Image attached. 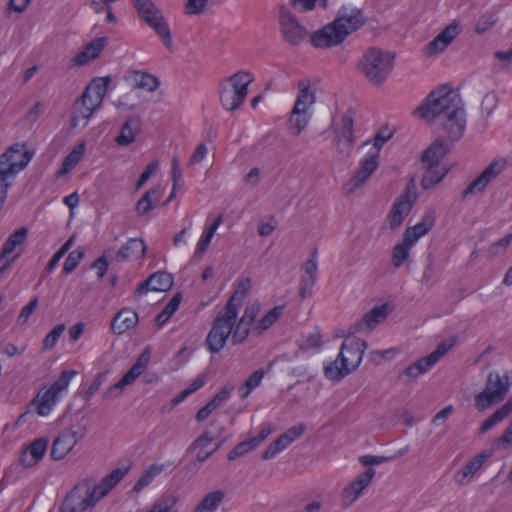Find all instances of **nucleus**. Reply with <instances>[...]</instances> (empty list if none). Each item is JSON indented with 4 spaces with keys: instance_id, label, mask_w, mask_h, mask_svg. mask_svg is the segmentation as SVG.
<instances>
[{
    "instance_id": "obj_29",
    "label": "nucleus",
    "mask_w": 512,
    "mask_h": 512,
    "mask_svg": "<svg viewBox=\"0 0 512 512\" xmlns=\"http://www.w3.org/2000/svg\"><path fill=\"white\" fill-rule=\"evenodd\" d=\"M110 83V76L94 78L85 88L84 93L91 96L93 98L92 102H95L96 105H102Z\"/></svg>"
},
{
    "instance_id": "obj_32",
    "label": "nucleus",
    "mask_w": 512,
    "mask_h": 512,
    "mask_svg": "<svg viewBox=\"0 0 512 512\" xmlns=\"http://www.w3.org/2000/svg\"><path fill=\"white\" fill-rule=\"evenodd\" d=\"M512 412V396L494 413H492L480 426L479 433L484 434L497 423L503 421Z\"/></svg>"
},
{
    "instance_id": "obj_28",
    "label": "nucleus",
    "mask_w": 512,
    "mask_h": 512,
    "mask_svg": "<svg viewBox=\"0 0 512 512\" xmlns=\"http://www.w3.org/2000/svg\"><path fill=\"white\" fill-rule=\"evenodd\" d=\"M140 117L130 116L122 125L120 134L116 137L119 146H126L134 142L136 133L140 131Z\"/></svg>"
},
{
    "instance_id": "obj_21",
    "label": "nucleus",
    "mask_w": 512,
    "mask_h": 512,
    "mask_svg": "<svg viewBox=\"0 0 512 512\" xmlns=\"http://www.w3.org/2000/svg\"><path fill=\"white\" fill-rule=\"evenodd\" d=\"M452 144L444 138H438L422 153L421 160L425 165L430 167H438L439 162L450 151Z\"/></svg>"
},
{
    "instance_id": "obj_15",
    "label": "nucleus",
    "mask_w": 512,
    "mask_h": 512,
    "mask_svg": "<svg viewBox=\"0 0 512 512\" xmlns=\"http://www.w3.org/2000/svg\"><path fill=\"white\" fill-rule=\"evenodd\" d=\"M366 348L367 342L364 340H352L350 343H348V341H344L338 358L342 362L343 366L351 368L352 372L360 365Z\"/></svg>"
},
{
    "instance_id": "obj_63",
    "label": "nucleus",
    "mask_w": 512,
    "mask_h": 512,
    "mask_svg": "<svg viewBox=\"0 0 512 512\" xmlns=\"http://www.w3.org/2000/svg\"><path fill=\"white\" fill-rule=\"evenodd\" d=\"M186 15H200L205 12L209 0H185Z\"/></svg>"
},
{
    "instance_id": "obj_58",
    "label": "nucleus",
    "mask_w": 512,
    "mask_h": 512,
    "mask_svg": "<svg viewBox=\"0 0 512 512\" xmlns=\"http://www.w3.org/2000/svg\"><path fill=\"white\" fill-rule=\"evenodd\" d=\"M65 328L64 324L56 325L44 338L43 349H52L56 345L59 337L65 331Z\"/></svg>"
},
{
    "instance_id": "obj_17",
    "label": "nucleus",
    "mask_w": 512,
    "mask_h": 512,
    "mask_svg": "<svg viewBox=\"0 0 512 512\" xmlns=\"http://www.w3.org/2000/svg\"><path fill=\"white\" fill-rule=\"evenodd\" d=\"M93 98L87 93L82 95L75 101L71 115V124L73 127L78 125L80 119L84 120V126L87 125L88 120L92 117L93 113L102 105H96L92 102Z\"/></svg>"
},
{
    "instance_id": "obj_52",
    "label": "nucleus",
    "mask_w": 512,
    "mask_h": 512,
    "mask_svg": "<svg viewBox=\"0 0 512 512\" xmlns=\"http://www.w3.org/2000/svg\"><path fill=\"white\" fill-rule=\"evenodd\" d=\"M310 116L308 113H301L298 111L296 114L295 111H292L289 118L290 128L295 129V135H299L307 126L309 122Z\"/></svg>"
},
{
    "instance_id": "obj_39",
    "label": "nucleus",
    "mask_w": 512,
    "mask_h": 512,
    "mask_svg": "<svg viewBox=\"0 0 512 512\" xmlns=\"http://www.w3.org/2000/svg\"><path fill=\"white\" fill-rule=\"evenodd\" d=\"M153 19L148 25L155 31V33L161 38L163 44L168 48H172V34L169 25L163 15H159Z\"/></svg>"
},
{
    "instance_id": "obj_18",
    "label": "nucleus",
    "mask_w": 512,
    "mask_h": 512,
    "mask_svg": "<svg viewBox=\"0 0 512 512\" xmlns=\"http://www.w3.org/2000/svg\"><path fill=\"white\" fill-rule=\"evenodd\" d=\"M375 475V469L368 468L361 473L348 487L343 490V504L348 506L352 504L370 484Z\"/></svg>"
},
{
    "instance_id": "obj_27",
    "label": "nucleus",
    "mask_w": 512,
    "mask_h": 512,
    "mask_svg": "<svg viewBox=\"0 0 512 512\" xmlns=\"http://www.w3.org/2000/svg\"><path fill=\"white\" fill-rule=\"evenodd\" d=\"M162 190L160 186L147 190L135 205V211L138 216H144L149 213L160 201Z\"/></svg>"
},
{
    "instance_id": "obj_42",
    "label": "nucleus",
    "mask_w": 512,
    "mask_h": 512,
    "mask_svg": "<svg viewBox=\"0 0 512 512\" xmlns=\"http://www.w3.org/2000/svg\"><path fill=\"white\" fill-rule=\"evenodd\" d=\"M131 79L136 88L145 89L150 92L155 91L160 85L158 78L149 73L136 71L132 74Z\"/></svg>"
},
{
    "instance_id": "obj_35",
    "label": "nucleus",
    "mask_w": 512,
    "mask_h": 512,
    "mask_svg": "<svg viewBox=\"0 0 512 512\" xmlns=\"http://www.w3.org/2000/svg\"><path fill=\"white\" fill-rule=\"evenodd\" d=\"M143 21L148 24L153 19L161 15V11L156 7L152 0H130Z\"/></svg>"
},
{
    "instance_id": "obj_61",
    "label": "nucleus",
    "mask_w": 512,
    "mask_h": 512,
    "mask_svg": "<svg viewBox=\"0 0 512 512\" xmlns=\"http://www.w3.org/2000/svg\"><path fill=\"white\" fill-rule=\"evenodd\" d=\"M315 102V94H300L294 104L293 110L297 114L308 113V108Z\"/></svg>"
},
{
    "instance_id": "obj_24",
    "label": "nucleus",
    "mask_w": 512,
    "mask_h": 512,
    "mask_svg": "<svg viewBox=\"0 0 512 512\" xmlns=\"http://www.w3.org/2000/svg\"><path fill=\"white\" fill-rule=\"evenodd\" d=\"M146 244L141 238H130L117 251L115 258L119 262L138 259L144 256Z\"/></svg>"
},
{
    "instance_id": "obj_36",
    "label": "nucleus",
    "mask_w": 512,
    "mask_h": 512,
    "mask_svg": "<svg viewBox=\"0 0 512 512\" xmlns=\"http://www.w3.org/2000/svg\"><path fill=\"white\" fill-rule=\"evenodd\" d=\"M28 234V229L26 227H21L15 232H13L5 241L2 252H1V258H10L13 257L12 255L15 248L22 244Z\"/></svg>"
},
{
    "instance_id": "obj_43",
    "label": "nucleus",
    "mask_w": 512,
    "mask_h": 512,
    "mask_svg": "<svg viewBox=\"0 0 512 512\" xmlns=\"http://www.w3.org/2000/svg\"><path fill=\"white\" fill-rule=\"evenodd\" d=\"M414 243L407 240L406 236H403V241L396 244L392 251V263L396 268H399L405 260L408 259L410 249Z\"/></svg>"
},
{
    "instance_id": "obj_54",
    "label": "nucleus",
    "mask_w": 512,
    "mask_h": 512,
    "mask_svg": "<svg viewBox=\"0 0 512 512\" xmlns=\"http://www.w3.org/2000/svg\"><path fill=\"white\" fill-rule=\"evenodd\" d=\"M317 276L302 274L299 283V295L302 299L312 295V289L316 283Z\"/></svg>"
},
{
    "instance_id": "obj_2",
    "label": "nucleus",
    "mask_w": 512,
    "mask_h": 512,
    "mask_svg": "<svg viewBox=\"0 0 512 512\" xmlns=\"http://www.w3.org/2000/svg\"><path fill=\"white\" fill-rule=\"evenodd\" d=\"M461 97L452 89L441 86L431 91L414 114L421 119L432 122L440 116H446L456 105L461 104Z\"/></svg>"
},
{
    "instance_id": "obj_48",
    "label": "nucleus",
    "mask_w": 512,
    "mask_h": 512,
    "mask_svg": "<svg viewBox=\"0 0 512 512\" xmlns=\"http://www.w3.org/2000/svg\"><path fill=\"white\" fill-rule=\"evenodd\" d=\"M457 343V338L452 337L448 340L442 341L438 344L436 349L427 357V362L432 363L434 366L442 356H444L449 350H451Z\"/></svg>"
},
{
    "instance_id": "obj_37",
    "label": "nucleus",
    "mask_w": 512,
    "mask_h": 512,
    "mask_svg": "<svg viewBox=\"0 0 512 512\" xmlns=\"http://www.w3.org/2000/svg\"><path fill=\"white\" fill-rule=\"evenodd\" d=\"M165 469L163 464H152L146 470L143 471L139 479L134 484L132 490L136 493L141 492L147 487L156 476L160 475Z\"/></svg>"
},
{
    "instance_id": "obj_11",
    "label": "nucleus",
    "mask_w": 512,
    "mask_h": 512,
    "mask_svg": "<svg viewBox=\"0 0 512 512\" xmlns=\"http://www.w3.org/2000/svg\"><path fill=\"white\" fill-rule=\"evenodd\" d=\"M279 20L282 35L290 45H299L306 38L307 29L285 7L280 8Z\"/></svg>"
},
{
    "instance_id": "obj_13",
    "label": "nucleus",
    "mask_w": 512,
    "mask_h": 512,
    "mask_svg": "<svg viewBox=\"0 0 512 512\" xmlns=\"http://www.w3.org/2000/svg\"><path fill=\"white\" fill-rule=\"evenodd\" d=\"M466 128V112L464 109L463 101L461 104L456 105L445 116L444 129L448 135V142L452 145L459 141Z\"/></svg>"
},
{
    "instance_id": "obj_40",
    "label": "nucleus",
    "mask_w": 512,
    "mask_h": 512,
    "mask_svg": "<svg viewBox=\"0 0 512 512\" xmlns=\"http://www.w3.org/2000/svg\"><path fill=\"white\" fill-rule=\"evenodd\" d=\"M179 496L175 494H164L158 498L146 512H178L177 503Z\"/></svg>"
},
{
    "instance_id": "obj_45",
    "label": "nucleus",
    "mask_w": 512,
    "mask_h": 512,
    "mask_svg": "<svg viewBox=\"0 0 512 512\" xmlns=\"http://www.w3.org/2000/svg\"><path fill=\"white\" fill-rule=\"evenodd\" d=\"M149 278L151 283L152 291L165 292L171 289L173 286V277L167 272H156Z\"/></svg>"
},
{
    "instance_id": "obj_47",
    "label": "nucleus",
    "mask_w": 512,
    "mask_h": 512,
    "mask_svg": "<svg viewBox=\"0 0 512 512\" xmlns=\"http://www.w3.org/2000/svg\"><path fill=\"white\" fill-rule=\"evenodd\" d=\"M339 358L324 367V375L329 380L339 381L351 373V368L343 366Z\"/></svg>"
},
{
    "instance_id": "obj_4",
    "label": "nucleus",
    "mask_w": 512,
    "mask_h": 512,
    "mask_svg": "<svg viewBox=\"0 0 512 512\" xmlns=\"http://www.w3.org/2000/svg\"><path fill=\"white\" fill-rule=\"evenodd\" d=\"M253 78L248 72L239 71L219 84V96L222 107L228 111L238 109L248 94V86Z\"/></svg>"
},
{
    "instance_id": "obj_3",
    "label": "nucleus",
    "mask_w": 512,
    "mask_h": 512,
    "mask_svg": "<svg viewBox=\"0 0 512 512\" xmlns=\"http://www.w3.org/2000/svg\"><path fill=\"white\" fill-rule=\"evenodd\" d=\"M394 58V54L372 47L364 53L358 68L370 83L381 86L393 69Z\"/></svg>"
},
{
    "instance_id": "obj_60",
    "label": "nucleus",
    "mask_w": 512,
    "mask_h": 512,
    "mask_svg": "<svg viewBox=\"0 0 512 512\" xmlns=\"http://www.w3.org/2000/svg\"><path fill=\"white\" fill-rule=\"evenodd\" d=\"M250 326L244 322H238L232 328V343L234 345L242 343L249 335Z\"/></svg>"
},
{
    "instance_id": "obj_53",
    "label": "nucleus",
    "mask_w": 512,
    "mask_h": 512,
    "mask_svg": "<svg viewBox=\"0 0 512 512\" xmlns=\"http://www.w3.org/2000/svg\"><path fill=\"white\" fill-rule=\"evenodd\" d=\"M76 374L74 370H64L58 379L49 387L50 390L59 395L60 392L67 389L72 377Z\"/></svg>"
},
{
    "instance_id": "obj_57",
    "label": "nucleus",
    "mask_w": 512,
    "mask_h": 512,
    "mask_svg": "<svg viewBox=\"0 0 512 512\" xmlns=\"http://www.w3.org/2000/svg\"><path fill=\"white\" fill-rule=\"evenodd\" d=\"M107 42V37L95 38L84 47V50H86L89 56L94 60L100 55Z\"/></svg>"
},
{
    "instance_id": "obj_51",
    "label": "nucleus",
    "mask_w": 512,
    "mask_h": 512,
    "mask_svg": "<svg viewBox=\"0 0 512 512\" xmlns=\"http://www.w3.org/2000/svg\"><path fill=\"white\" fill-rule=\"evenodd\" d=\"M444 177L443 173L437 171V167H430L427 165V170L421 179V186L423 189H431L437 185Z\"/></svg>"
},
{
    "instance_id": "obj_59",
    "label": "nucleus",
    "mask_w": 512,
    "mask_h": 512,
    "mask_svg": "<svg viewBox=\"0 0 512 512\" xmlns=\"http://www.w3.org/2000/svg\"><path fill=\"white\" fill-rule=\"evenodd\" d=\"M306 426L303 423H299L295 426L290 427L285 433L281 434L280 437L288 446L298 438H300L305 432Z\"/></svg>"
},
{
    "instance_id": "obj_16",
    "label": "nucleus",
    "mask_w": 512,
    "mask_h": 512,
    "mask_svg": "<svg viewBox=\"0 0 512 512\" xmlns=\"http://www.w3.org/2000/svg\"><path fill=\"white\" fill-rule=\"evenodd\" d=\"M460 23L456 20L447 25L432 41L425 47V54L433 56L444 51L450 43L460 34Z\"/></svg>"
},
{
    "instance_id": "obj_34",
    "label": "nucleus",
    "mask_w": 512,
    "mask_h": 512,
    "mask_svg": "<svg viewBox=\"0 0 512 512\" xmlns=\"http://www.w3.org/2000/svg\"><path fill=\"white\" fill-rule=\"evenodd\" d=\"M149 352L148 349H145L144 352L139 356L137 361L133 364V366L124 374V376L119 380L121 385L125 387L132 384L144 371L148 362H149Z\"/></svg>"
},
{
    "instance_id": "obj_49",
    "label": "nucleus",
    "mask_w": 512,
    "mask_h": 512,
    "mask_svg": "<svg viewBox=\"0 0 512 512\" xmlns=\"http://www.w3.org/2000/svg\"><path fill=\"white\" fill-rule=\"evenodd\" d=\"M282 310V306H276L272 308L263 318H261L256 325V330L258 333L260 334L270 328L278 320Z\"/></svg>"
},
{
    "instance_id": "obj_9",
    "label": "nucleus",
    "mask_w": 512,
    "mask_h": 512,
    "mask_svg": "<svg viewBox=\"0 0 512 512\" xmlns=\"http://www.w3.org/2000/svg\"><path fill=\"white\" fill-rule=\"evenodd\" d=\"M127 472V468L114 469L111 473L105 476L99 484L94 483V481L90 479L80 481L78 484H86L90 488L89 492L91 494V499H89V506L93 508L102 497L107 495L109 491H111L116 484L123 479Z\"/></svg>"
},
{
    "instance_id": "obj_38",
    "label": "nucleus",
    "mask_w": 512,
    "mask_h": 512,
    "mask_svg": "<svg viewBox=\"0 0 512 512\" xmlns=\"http://www.w3.org/2000/svg\"><path fill=\"white\" fill-rule=\"evenodd\" d=\"M73 447L74 445L72 444L71 438L61 432L52 444L50 452L51 458L54 460H61L69 451L72 450Z\"/></svg>"
},
{
    "instance_id": "obj_26",
    "label": "nucleus",
    "mask_w": 512,
    "mask_h": 512,
    "mask_svg": "<svg viewBox=\"0 0 512 512\" xmlns=\"http://www.w3.org/2000/svg\"><path fill=\"white\" fill-rule=\"evenodd\" d=\"M138 314L129 308L120 310L113 318L111 330L115 334H123L127 330L133 328L138 322Z\"/></svg>"
},
{
    "instance_id": "obj_62",
    "label": "nucleus",
    "mask_w": 512,
    "mask_h": 512,
    "mask_svg": "<svg viewBox=\"0 0 512 512\" xmlns=\"http://www.w3.org/2000/svg\"><path fill=\"white\" fill-rule=\"evenodd\" d=\"M496 22L497 16L495 14H484L478 19L475 25V32L477 34H483L493 27Z\"/></svg>"
},
{
    "instance_id": "obj_6",
    "label": "nucleus",
    "mask_w": 512,
    "mask_h": 512,
    "mask_svg": "<svg viewBox=\"0 0 512 512\" xmlns=\"http://www.w3.org/2000/svg\"><path fill=\"white\" fill-rule=\"evenodd\" d=\"M236 318V316L230 317V314L224 310L218 313L205 340V345L211 353H218L225 346Z\"/></svg>"
},
{
    "instance_id": "obj_46",
    "label": "nucleus",
    "mask_w": 512,
    "mask_h": 512,
    "mask_svg": "<svg viewBox=\"0 0 512 512\" xmlns=\"http://www.w3.org/2000/svg\"><path fill=\"white\" fill-rule=\"evenodd\" d=\"M182 296L180 293L175 294L170 301L166 304L164 309L156 316L155 322L158 327H162L177 311Z\"/></svg>"
},
{
    "instance_id": "obj_7",
    "label": "nucleus",
    "mask_w": 512,
    "mask_h": 512,
    "mask_svg": "<svg viewBox=\"0 0 512 512\" xmlns=\"http://www.w3.org/2000/svg\"><path fill=\"white\" fill-rule=\"evenodd\" d=\"M414 190V178H411L409 182L406 184L404 194H402L399 197V199H397V201L393 204L387 216V220L391 230H395L399 226H401L405 216L408 215L409 212L411 211L417 198Z\"/></svg>"
},
{
    "instance_id": "obj_33",
    "label": "nucleus",
    "mask_w": 512,
    "mask_h": 512,
    "mask_svg": "<svg viewBox=\"0 0 512 512\" xmlns=\"http://www.w3.org/2000/svg\"><path fill=\"white\" fill-rule=\"evenodd\" d=\"M491 453L482 452L469 461L460 471L456 473V481L460 484H464V479L472 477L484 464V462L490 457Z\"/></svg>"
},
{
    "instance_id": "obj_22",
    "label": "nucleus",
    "mask_w": 512,
    "mask_h": 512,
    "mask_svg": "<svg viewBox=\"0 0 512 512\" xmlns=\"http://www.w3.org/2000/svg\"><path fill=\"white\" fill-rule=\"evenodd\" d=\"M58 401V395L49 388L40 391L28 404V412L35 411L40 416H47Z\"/></svg>"
},
{
    "instance_id": "obj_12",
    "label": "nucleus",
    "mask_w": 512,
    "mask_h": 512,
    "mask_svg": "<svg viewBox=\"0 0 512 512\" xmlns=\"http://www.w3.org/2000/svg\"><path fill=\"white\" fill-rule=\"evenodd\" d=\"M89 491L90 488L86 484H76L62 501L58 512H85L91 508Z\"/></svg>"
},
{
    "instance_id": "obj_23",
    "label": "nucleus",
    "mask_w": 512,
    "mask_h": 512,
    "mask_svg": "<svg viewBox=\"0 0 512 512\" xmlns=\"http://www.w3.org/2000/svg\"><path fill=\"white\" fill-rule=\"evenodd\" d=\"M435 221V211L428 210L423 214L422 219L419 223L412 227L406 228V230L403 233V236H406L408 241L413 242L415 244L419 238L426 235L434 227Z\"/></svg>"
},
{
    "instance_id": "obj_44",
    "label": "nucleus",
    "mask_w": 512,
    "mask_h": 512,
    "mask_svg": "<svg viewBox=\"0 0 512 512\" xmlns=\"http://www.w3.org/2000/svg\"><path fill=\"white\" fill-rule=\"evenodd\" d=\"M85 152V143L81 142L78 144L64 159L61 169L59 170L60 174H66L70 170H72L82 159Z\"/></svg>"
},
{
    "instance_id": "obj_8",
    "label": "nucleus",
    "mask_w": 512,
    "mask_h": 512,
    "mask_svg": "<svg viewBox=\"0 0 512 512\" xmlns=\"http://www.w3.org/2000/svg\"><path fill=\"white\" fill-rule=\"evenodd\" d=\"M505 167L506 161L504 159L493 160L480 175L462 191V199H466L473 194L483 193L486 187L504 171Z\"/></svg>"
},
{
    "instance_id": "obj_50",
    "label": "nucleus",
    "mask_w": 512,
    "mask_h": 512,
    "mask_svg": "<svg viewBox=\"0 0 512 512\" xmlns=\"http://www.w3.org/2000/svg\"><path fill=\"white\" fill-rule=\"evenodd\" d=\"M84 255H85V252L81 248H78V249L70 252L64 262L62 273L64 275H68V274L72 273L77 268L79 263L82 261V259L84 258Z\"/></svg>"
},
{
    "instance_id": "obj_20",
    "label": "nucleus",
    "mask_w": 512,
    "mask_h": 512,
    "mask_svg": "<svg viewBox=\"0 0 512 512\" xmlns=\"http://www.w3.org/2000/svg\"><path fill=\"white\" fill-rule=\"evenodd\" d=\"M48 447L46 438H38L34 440L20 456V463L27 468L35 466L45 455Z\"/></svg>"
},
{
    "instance_id": "obj_25",
    "label": "nucleus",
    "mask_w": 512,
    "mask_h": 512,
    "mask_svg": "<svg viewBox=\"0 0 512 512\" xmlns=\"http://www.w3.org/2000/svg\"><path fill=\"white\" fill-rule=\"evenodd\" d=\"M251 289V280L250 278L241 279L236 287V290L224 306L222 310L228 312L231 316L238 315V309L242 305L244 298L248 295Z\"/></svg>"
},
{
    "instance_id": "obj_64",
    "label": "nucleus",
    "mask_w": 512,
    "mask_h": 512,
    "mask_svg": "<svg viewBox=\"0 0 512 512\" xmlns=\"http://www.w3.org/2000/svg\"><path fill=\"white\" fill-rule=\"evenodd\" d=\"M287 447L285 442L279 436L275 441L271 442L266 450L262 454L263 460H269L274 458L278 453Z\"/></svg>"
},
{
    "instance_id": "obj_5",
    "label": "nucleus",
    "mask_w": 512,
    "mask_h": 512,
    "mask_svg": "<svg viewBox=\"0 0 512 512\" xmlns=\"http://www.w3.org/2000/svg\"><path fill=\"white\" fill-rule=\"evenodd\" d=\"M510 389L508 373L502 375L497 371L488 373L484 389L475 395L474 406L478 411H485L501 403Z\"/></svg>"
},
{
    "instance_id": "obj_41",
    "label": "nucleus",
    "mask_w": 512,
    "mask_h": 512,
    "mask_svg": "<svg viewBox=\"0 0 512 512\" xmlns=\"http://www.w3.org/2000/svg\"><path fill=\"white\" fill-rule=\"evenodd\" d=\"M427 357H423L417 360L415 363L408 366L403 372L399 375V381H402L403 377H407L408 379L415 380L419 376L428 372L432 367V363L427 362Z\"/></svg>"
},
{
    "instance_id": "obj_1",
    "label": "nucleus",
    "mask_w": 512,
    "mask_h": 512,
    "mask_svg": "<svg viewBox=\"0 0 512 512\" xmlns=\"http://www.w3.org/2000/svg\"><path fill=\"white\" fill-rule=\"evenodd\" d=\"M368 22L363 9L343 4L334 19L310 35V43L317 49H330L341 45L350 35L362 29Z\"/></svg>"
},
{
    "instance_id": "obj_55",
    "label": "nucleus",
    "mask_w": 512,
    "mask_h": 512,
    "mask_svg": "<svg viewBox=\"0 0 512 512\" xmlns=\"http://www.w3.org/2000/svg\"><path fill=\"white\" fill-rule=\"evenodd\" d=\"M234 390L233 385H225L221 388V390L214 395V397L208 402V404L212 407V409L216 410L219 408L226 400L229 399L232 391Z\"/></svg>"
},
{
    "instance_id": "obj_30",
    "label": "nucleus",
    "mask_w": 512,
    "mask_h": 512,
    "mask_svg": "<svg viewBox=\"0 0 512 512\" xmlns=\"http://www.w3.org/2000/svg\"><path fill=\"white\" fill-rule=\"evenodd\" d=\"M354 128V112L352 109H349L347 113H345L341 118V128L339 130H335L336 138L340 142L341 139H344L347 142L348 150L352 147L355 142V137L353 135Z\"/></svg>"
},
{
    "instance_id": "obj_14",
    "label": "nucleus",
    "mask_w": 512,
    "mask_h": 512,
    "mask_svg": "<svg viewBox=\"0 0 512 512\" xmlns=\"http://www.w3.org/2000/svg\"><path fill=\"white\" fill-rule=\"evenodd\" d=\"M390 313L389 305L384 303L380 306L373 307L369 312L365 313L362 318L349 328V333L369 332L379 323L383 322Z\"/></svg>"
},
{
    "instance_id": "obj_19",
    "label": "nucleus",
    "mask_w": 512,
    "mask_h": 512,
    "mask_svg": "<svg viewBox=\"0 0 512 512\" xmlns=\"http://www.w3.org/2000/svg\"><path fill=\"white\" fill-rule=\"evenodd\" d=\"M379 165V153L375 151L368 157L361 161L359 169L356 171L351 179L353 187L349 192H353L354 189L359 188L365 183V181L374 173Z\"/></svg>"
},
{
    "instance_id": "obj_10",
    "label": "nucleus",
    "mask_w": 512,
    "mask_h": 512,
    "mask_svg": "<svg viewBox=\"0 0 512 512\" xmlns=\"http://www.w3.org/2000/svg\"><path fill=\"white\" fill-rule=\"evenodd\" d=\"M22 145L16 143L11 145L0 157V167L4 170L11 168L12 172L7 173V178L14 180L17 173L24 169L33 157V152L23 151Z\"/></svg>"
},
{
    "instance_id": "obj_56",
    "label": "nucleus",
    "mask_w": 512,
    "mask_h": 512,
    "mask_svg": "<svg viewBox=\"0 0 512 512\" xmlns=\"http://www.w3.org/2000/svg\"><path fill=\"white\" fill-rule=\"evenodd\" d=\"M255 449V446L251 442L250 439H247L245 441L240 442L237 444L229 453H228V460L234 461L237 458H240L247 454L248 452Z\"/></svg>"
},
{
    "instance_id": "obj_31",
    "label": "nucleus",
    "mask_w": 512,
    "mask_h": 512,
    "mask_svg": "<svg viewBox=\"0 0 512 512\" xmlns=\"http://www.w3.org/2000/svg\"><path fill=\"white\" fill-rule=\"evenodd\" d=\"M224 498L225 492L223 490L209 492L196 505L193 512H215L224 501Z\"/></svg>"
}]
</instances>
